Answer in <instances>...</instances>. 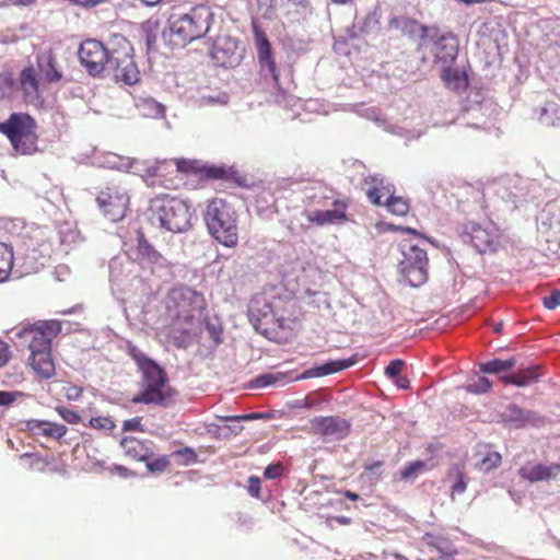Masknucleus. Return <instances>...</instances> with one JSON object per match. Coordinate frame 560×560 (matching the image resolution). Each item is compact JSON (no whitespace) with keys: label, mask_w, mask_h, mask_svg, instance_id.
Returning a JSON list of instances; mask_svg holds the SVG:
<instances>
[{"label":"nucleus","mask_w":560,"mask_h":560,"mask_svg":"<svg viewBox=\"0 0 560 560\" xmlns=\"http://www.w3.org/2000/svg\"><path fill=\"white\" fill-rule=\"evenodd\" d=\"M200 295L189 288L172 290L165 302L166 317L170 320L166 336L178 349H187L197 334Z\"/></svg>","instance_id":"obj_1"},{"label":"nucleus","mask_w":560,"mask_h":560,"mask_svg":"<svg viewBox=\"0 0 560 560\" xmlns=\"http://www.w3.org/2000/svg\"><path fill=\"white\" fill-rule=\"evenodd\" d=\"M79 59L89 74L97 75L103 70L114 71L117 80L128 85L139 82L140 71L137 63L126 54L121 59L110 54L102 42L97 39H86L79 47Z\"/></svg>","instance_id":"obj_2"},{"label":"nucleus","mask_w":560,"mask_h":560,"mask_svg":"<svg viewBox=\"0 0 560 560\" xmlns=\"http://www.w3.org/2000/svg\"><path fill=\"white\" fill-rule=\"evenodd\" d=\"M60 331L61 325L58 320L30 324L14 331L16 339H25L28 342L31 366L42 378L48 380L55 375L51 340Z\"/></svg>","instance_id":"obj_3"},{"label":"nucleus","mask_w":560,"mask_h":560,"mask_svg":"<svg viewBox=\"0 0 560 560\" xmlns=\"http://www.w3.org/2000/svg\"><path fill=\"white\" fill-rule=\"evenodd\" d=\"M214 14L207 5L191 8L187 13L173 14L168 26L163 30L162 38L172 47H185L187 44L203 38L209 34Z\"/></svg>","instance_id":"obj_4"},{"label":"nucleus","mask_w":560,"mask_h":560,"mask_svg":"<svg viewBox=\"0 0 560 560\" xmlns=\"http://www.w3.org/2000/svg\"><path fill=\"white\" fill-rule=\"evenodd\" d=\"M143 214L152 226L172 233H184L192 226L190 205L184 199L166 194L151 198Z\"/></svg>","instance_id":"obj_5"},{"label":"nucleus","mask_w":560,"mask_h":560,"mask_svg":"<svg viewBox=\"0 0 560 560\" xmlns=\"http://www.w3.org/2000/svg\"><path fill=\"white\" fill-rule=\"evenodd\" d=\"M203 220L209 234L225 247H234L238 242L237 215L234 207L218 198L208 202Z\"/></svg>","instance_id":"obj_6"},{"label":"nucleus","mask_w":560,"mask_h":560,"mask_svg":"<svg viewBox=\"0 0 560 560\" xmlns=\"http://www.w3.org/2000/svg\"><path fill=\"white\" fill-rule=\"evenodd\" d=\"M176 395L165 369L142 354V404L168 407Z\"/></svg>","instance_id":"obj_7"},{"label":"nucleus","mask_w":560,"mask_h":560,"mask_svg":"<svg viewBox=\"0 0 560 560\" xmlns=\"http://www.w3.org/2000/svg\"><path fill=\"white\" fill-rule=\"evenodd\" d=\"M36 129V120L27 113L13 112L8 119L0 121V133L21 154H33L37 151Z\"/></svg>","instance_id":"obj_8"},{"label":"nucleus","mask_w":560,"mask_h":560,"mask_svg":"<svg viewBox=\"0 0 560 560\" xmlns=\"http://www.w3.org/2000/svg\"><path fill=\"white\" fill-rule=\"evenodd\" d=\"M398 246L402 259L398 261L397 268L404 280L413 288L424 284L429 265L427 250L408 240L401 241Z\"/></svg>","instance_id":"obj_9"},{"label":"nucleus","mask_w":560,"mask_h":560,"mask_svg":"<svg viewBox=\"0 0 560 560\" xmlns=\"http://www.w3.org/2000/svg\"><path fill=\"white\" fill-rule=\"evenodd\" d=\"M253 32L261 75H264L265 79L270 78L275 85H278L279 73L273 58L271 44L266 33L255 24L253 25Z\"/></svg>","instance_id":"obj_10"},{"label":"nucleus","mask_w":560,"mask_h":560,"mask_svg":"<svg viewBox=\"0 0 560 560\" xmlns=\"http://www.w3.org/2000/svg\"><path fill=\"white\" fill-rule=\"evenodd\" d=\"M310 422L314 433L324 436L329 442L345 440L352 428L351 421L340 416H319L313 418Z\"/></svg>","instance_id":"obj_11"},{"label":"nucleus","mask_w":560,"mask_h":560,"mask_svg":"<svg viewBox=\"0 0 560 560\" xmlns=\"http://www.w3.org/2000/svg\"><path fill=\"white\" fill-rule=\"evenodd\" d=\"M243 50L238 39L229 36H219L212 44L211 57L218 66L233 68L241 62Z\"/></svg>","instance_id":"obj_12"},{"label":"nucleus","mask_w":560,"mask_h":560,"mask_svg":"<svg viewBox=\"0 0 560 560\" xmlns=\"http://www.w3.org/2000/svg\"><path fill=\"white\" fill-rule=\"evenodd\" d=\"M248 318L255 330L264 335L278 322L271 303L262 294L252 298L248 305Z\"/></svg>","instance_id":"obj_13"},{"label":"nucleus","mask_w":560,"mask_h":560,"mask_svg":"<svg viewBox=\"0 0 560 560\" xmlns=\"http://www.w3.org/2000/svg\"><path fill=\"white\" fill-rule=\"evenodd\" d=\"M463 241L469 242L479 254L497 249L498 235L492 226L483 228L479 223L468 222L464 228Z\"/></svg>","instance_id":"obj_14"},{"label":"nucleus","mask_w":560,"mask_h":560,"mask_svg":"<svg viewBox=\"0 0 560 560\" xmlns=\"http://www.w3.org/2000/svg\"><path fill=\"white\" fill-rule=\"evenodd\" d=\"M128 201V196L125 192H118L115 188H107L96 197L98 208L112 222H117L125 217Z\"/></svg>","instance_id":"obj_15"},{"label":"nucleus","mask_w":560,"mask_h":560,"mask_svg":"<svg viewBox=\"0 0 560 560\" xmlns=\"http://www.w3.org/2000/svg\"><path fill=\"white\" fill-rule=\"evenodd\" d=\"M389 27L399 31L410 39H420V45H423L428 39L436 37V27H429L406 15L392 18L389 20Z\"/></svg>","instance_id":"obj_16"},{"label":"nucleus","mask_w":560,"mask_h":560,"mask_svg":"<svg viewBox=\"0 0 560 560\" xmlns=\"http://www.w3.org/2000/svg\"><path fill=\"white\" fill-rule=\"evenodd\" d=\"M322 200L324 207L331 205L332 209L308 211L307 220L310 222L323 226L326 224L346 222L348 220L346 214L347 203L343 200L332 199L331 202H329L330 198L322 196L320 200H318V203H320Z\"/></svg>","instance_id":"obj_17"},{"label":"nucleus","mask_w":560,"mask_h":560,"mask_svg":"<svg viewBox=\"0 0 560 560\" xmlns=\"http://www.w3.org/2000/svg\"><path fill=\"white\" fill-rule=\"evenodd\" d=\"M430 40L434 42L433 54L436 63L445 67L455 62L458 57V38L456 35L453 33L439 35L436 28V37Z\"/></svg>","instance_id":"obj_18"},{"label":"nucleus","mask_w":560,"mask_h":560,"mask_svg":"<svg viewBox=\"0 0 560 560\" xmlns=\"http://www.w3.org/2000/svg\"><path fill=\"white\" fill-rule=\"evenodd\" d=\"M502 419L515 429L528 425L539 427L542 423V417L538 412L523 409L516 404H510L505 407Z\"/></svg>","instance_id":"obj_19"},{"label":"nucleus","mask_w":560,"mask_h":560,"mask_svg":"<svg viewBox=\"0 0 560 560\" xmlns=\"http://www.w3.org/2000/svg\"><path fill=\"white\" fill-rule=\"evenodd\" d=\"M16 83V90L22 91L26 103L37 104L40 102L39 79L34 67L30 66L22 69Z\"/></svg>","instance_id":"obj_20"},{"label":"nucleus","mask_w":560,"mask_h":560,"mask_svg":"<svg viewBox=\"0 0 560 560\" xmlns=\"http://www.w3.org/2000/svg\"><path fill=\"white\" fill-rule=\"evenodd\" d=\"M142 275L149 271L152 276L164 277L167 275V261L142 237Z\"/></svg>","instance_id":"obj_21"},{"label":"nucleus","mask_w":560,"mask_h":560,"mask_svg":"<svg viewBox=\"0 0 560 560\" xmlns=\"http://www.w3.org/2000/svg\"><path fill=\"white\" fill-rule=\"evenodd\" d=\"M357 362L355 357L348 359H339V360H329L324 362L323 364L315 365L303 371L296 380H307L314 377H322L326 375H330L340 371H343L350 366H352Z\"/></svg>","instance_id":"obj_22"},{"label":"nucleus","mask_w":560,"mask_h":560,"mask_svg":"<svg viewBox=\"0 0 560 560\" xmlns=\"http://www.w3.org/2000/svg\"><path fill=\"white\" fill-rule=\"evenodd\" d=\"M25 430L34 436L43 435L54 440H60L68 431L63 424L38 419L27 420L25 422Z\"/></svg>","instance_id":"obj_23"},{"label":"nucleus","mask_w":560,"mask_h":560,"mask_svg":"<svg viewBox=\"0 0 560 560\" xmlns=\"http://www.w3.org/2000/svg\"><path fill=\"white\" fill-rule=\"evenodd\" d=\"M560 472V464L545 465L527 464L520 469V476L530 482L544 481L556 478Z\"/></svg>","instance_id":"obj_24"},{"label":"nucleus","mask_w":560,"mask_h":560,"mask_svg":"<svg viewBox=\"0 0 560 560\" xmlns=\"http://www.w3.org/2000/svg\"><path fill=\"white\" fill-rule=\"evenodd\" d=\"M50 260V247L47 244H42L37 248H28L23 257V267L25 272H38Z\"/></svg>","instance_id":"obj_25"},{"label":"nucleus","mask_w":560,"mask_h":560,"mask_svg":"<svg viewBox=\"0 0 560 560\" xmlns=\"http://www.w3.org/2000/svg\"><path fill=\"white\" fill-rule=\"evenodd\" d=\"M441 79L447 89L456 92L465 91L469 84L467 70L453 65L442 67Z\"/></svg>","instance_id":"obj_26"},{"label":"nucleus","mask_w":560,"mask_h":560,"mask_svg":"<svg viewBox=\"0 0 560 560\" xmlns=\"http://www.w3.org/2000/svg\"><path fill=\"white\" fill-rule=\"evenodd\" d=\"M37 67L43 80L48 83L59 82L63 77L56 58L50 51L37 56Z\"/></svg>","instance_id":"obj_27"},{"label":"nucleus","mask_w":560,"mask_h":560,"mask_svg":"<svg viewBox=\"0 0 560 560\" xmlns=\"http://www.w3.org/2000/svg\"><path fill=\"white\" fill-rule=\"evenodd\" d=\"M539 376V368L537 365H529L521 369L514 374L502 375L500 378L504 384H513L518 387H524L537 382Z\"/></svg>","instance_id":"obj_28"},{"label":"nucleus","mask_w":560,"mask_h":560,"mask_svg":"<svg viewBox=\"0 0 560 560\" xmlns=\"http://www.w3.org/2000/svg\"><path fill=\"white\" fill-rule=\"evenodd\" d=\"M98 165L110 170L136 173V170L138 168V161L136 159H130L113 152H108L103 155V160L98 163Z\"/></svg>","instance_id":"obj_29"},{"label":"nucleus","mask_w":560,"mask_h":560,"mask_svg":"<svg viewBox=\"0 0 560 560\" xmlns=\"http://www.w3.org/2000/svg\"><path fill=\"white\" fill-rule=\"evenodd\" d=\"M516 365V358L511 357L506 360H502L499 358H494L492 360L482 362L479 364V371L483 374H498L503 375V373L513 370Z\"/></svg>","instance_id":"obj_30"},{"label":"nucleus","mask_w":560,"mask_h":560,"mask_svg":"<svg viewBox=\"0 0 560 560\" xmlns=\"http://www.w3.org/2000/svg\"><path fill=\"white\" fill-rule=\"evenodd\" d=\"M161 19L156 15L149 18L142 23V33L145 34V44L149 54L153 50L156 38L160 34Z\"/></svg>","instance_id":"obj_31"},{"label":"nucleus","mask_w":560,"mask_h":560,"mask_svg":"<svg viewBox=\"0 0 560 560\" xmlns=\"http://www.w3.org/2000/svg\"><path fill=\"white\" fill-rule=\"evenodd\" d=\"M13 250L5 243L0 242V282L8 279L13 267Z\"/></svg>","instance_id":"obj_32"},{"label":"nucleus","mask_w":560,"mask_h":560,"mask_svg":"<svg viewBox=\"0 0 560 560\" xmlns=\"http://www.w3.org/2000/svg\"><path fill=\"white\" fill-rule=\"evenodd\" d=\"M165 106L152 97L142 98V116L151 118H163Z\"/></svg>","instance_id":"obj_33"},{"label":"nucleus","mask_w":560,"mask_h":560,"mask_svg":"<svg viewBox=\"0 0 560 560\" xmlns=\"http://www.w3.org/2000/svg\"><path fill=\"white\" fill-rule=\"evenodd\" d=\"M120 447L126 458L140 460V441L136 438L125 436L120 441Z\"/></svg>","instance_id":"obj_34"},{"label":"nucleus","mask_w":560,"mask_h":560,"mask_svg":"<svg viewBox=\"0 0 560 560\" xmlns=\"http://www.w3.org/2000/svg\"><path fill=\"white\" fill-rule=\"evenodd\" d=\"M18 83L13 73L9 70L0 71V98L9 97L16 91Z\"/></svg>","instance_id":"obj_35"},{"label":"nucleus","mask_w":560,"mask_h":560,"mask_svg":"<svg viewBox=\"0 0 560 560\" xmlns=\"http://www.w3.org/2000/svg\"><path fill=\"white\" fill-rule=\"evenodd\" d=\"M287 376L281 373H265L256 376L252 381V386L255 388H265L268 386L276 385L277 383L281 382L282 384L285 383Z\"/></svg>","instance_id":"obj_36"},{"label":"nucleus","mask_w":560,"mask_h":560,"mask_svg":"<svg viewBox=\"0 0 560 560\" xmlns=\"http://www.w3.org/2000/svg\"><path fill=\"white\" fill-rule=\"evenodd\" d=\"M380 27L377 13L369 12L363 19H359V28L363 35L376 33Z\"/></svg>","instance_id":"obj_37"},{"label":"nucleus","mask_w":560,"mask_h":560,"mask_svg":"<svg viewBox=\"0 0 560 560\" xmlns=\"http://www.w3.org/2000/svg\"><path fill=\"white\" fill-rule=\"evenodd\" d=\"M502 462L501 454L498 452H488L475 466L482 472H488L500 466Z\"/></svg>","instance_id":"obj_38"},{"label":"nucleus","mask_w":560,"mask_h":560,"mask_svg":"<svg viewBox=\"0 0 560 560\" xmlns=\"http://www.w3.org/2000/svg\"><path fill=\"white\" fill-rule=\"evenodd\" d=\"M384 205L389 212L397 215H405L409 211V205L407 200L401 197H397L394 194L387 198Z\"/></svg>","instance_id":"obj_39"},{"label":"nucleus","mask_w":560,"mask_h":560,"mask_svg":"<svg viewBox=\"0 0 560 560\" xmlns=\"http://www.w3.org/2000/svg\"><path fill=\"white\" fill-rule=\"evenodd\" d=\"M205 176L213 179L230 178L235 172L224 166L209 165L203 167Z\"/></svg>","instance_id":"obj_40"},{"label":"nucleus","mask_w":560,"mask_h":560,"mask_svg":"<svg viewBox=\"0 0 560 560\" xmlns=\"http://www.w3.org/2000/svg\"><path fill=\"white\" fill-rule=\"evenodd\" d=\"M172 456L178 458L179 463L186 466L194 464L197 460V454L191 447L177 450L172 454Z\"/></svg>","instance_id":"obj_41"},{"label":"nucleus","mask_w":560,"mask_h":560,"mask_svg":"<svg viewBox=\"0 0 560 560\" xmlns=\"http://www.w3.org/2000/svg\"><path fill=\"white\" fill-rule=\"evenodd\" d=\"M425 467V463L423 460H415L409 463L400 470V478L402 480H408L415 477L419 471H421Z\"/></svg>","instance_id":"obj_42"},{"label":"nucleus","mask_w":560,"mask_h":560,"mask_svg":"<svg viewBox=\"0 0 560 560\" xmlns=\"http://www.w3.org/2000/svg\"><path fill=\"white\" fill-rule=\"evenodd\" d=\"M491 382L486 376H479L467 387L468 392L474 394H485L491 388Z\"/></svg>","instance_id":"obj_43"},{"label":"nucleus","mask_w":560,"mask_h":560,"mask_svg":"<svg viewBox=\"0 0 560 560\" xmlns=\"http://www.w3.org/2000/svg\"><path fill=\"white\" fill-rule=\"evenodd\" d=\"M56 411L68 423L75 424L79 423L81 420V417L77 411L69 409L67 407L58 406L56 408Z\"/></svg>","instance_id":"obj_44"},{"label":"nucleus","mask_w":560,"mask_h":560,"mask_svg":"<svg viewBox=\"0 0 560 560\" xmlns=\"http://www.w3.org/2000/svg\"><path fill=\"white\" fill-rule=\"evenodd\" d=\"M60 243L62 245H70L75 242L78 237V233L73 231L69 225H63L60 228L59 232Z\"/></svg>","instance_id":"obj_45"},{"label":"nucleus","mask_w":560,"mask_h":560,"mask_svg":"<svg viewBox=\"0 0 560 560\" xmlns=\"http://www.w3.org/2000/svg\"><path fill=\"white\" fill-rule=\"evenodd\" d=\"M90 425L97 430H112L115 428L114 421L108 417L91 418Z\"/></svg>","instance_id":"obj_46"},{"label":"nucleus","mask_w":560,"mask_h":560,"mask_svg":"<svg viewBox=\"0 0 560 560\" xmlns=\"http://www.w3.org/2000/svg\"><path fill=\"white\" fill-rule=\"evenodd\" d=\"M404 365L405 362L400 359L392 360L385 369V374L388 376V378L394 380L400 375Z\"/></svg>","instance_id":"obj_47"},{"label":"nucleus","mask_w":560,"mask_h":560,"mask_svg":"<svg viewBox=\"0 0 560 560\" xmlns=\"http://www.w3.org/2000/svg\"><path fill=\"white\" fill-rule=\"evenodd\" d=\"M168 464H170V460L165 456H162L152 462H148L147 468L152 474H160L166 469Z\"/></svg>","instance_id":"obj_48"},{"label":"nucleus","mask_w":560,"mask_h":560,"mask_svg":"<svg viewBox=\"0 0 560 560\" xmlns=\"http://www.w3.org/2000/svg\"><path fill=\"white\" fill-rule=\"evenodd\" d=\"M542 304L548 310L560 306V290H553L549 295L542 298Z\"/></svg>","instance_id":"obj_49"},{"label":"nucleus","mask_w":560,"mask_h":560,"mask_svg":"<svg viewBox=\"0 0 560 560\" xmlns=\"http://www.w3.org/2000/svg\"><path fill=\"white\" fill-rule=\"evenodd\" d=\"M260 489H261V480L259 477L250 476L248 478L247 491L248 493L256 499L260 498Z\"/></svg>","instance_id":"obj_50"},{"label":"nucleus","mask_w":560,"mask_h":560,"mask_svg":"<svg viewBox=\"0 0 560 560\" xmlns=\"http://www.w3.org/2000/svg\"><path fill=\"white\" fill-rule=\"evenodd\" d=\"M260 418H264L262 413L252 412V413H245V415L222 417L221 419L223 421H230V422H242V421H248V420L260 419Z\"/></svg>","instance_id":"obj_51"},{"label":"nucleus","mask_w":560,"mask_h":560,"mask_svg":"<svg viewBox=\"0 0 560 560\" xmlns=\"http://www.w3.org/2000/svg\"><path fill=\"white\" fill-rule=\"evenodd\" d=\"M283 467L281 464H269L264 470L266 479H276L282 475Z\"/></svg>","instance_id":"obj_52"},{"label":"nucleus","mask_w":560,"mask_h":560,"mask_svg":"<svg viewBox=\"0 0 560 560\" xmlns=\"http://www.w3.org/2000/svg\"><path fill=\"white\" fill-rule=\"evenodd\" d=\"M63 394L68 400L75 401L82 395V388L75 385H67L62 388Z\"/></svg>","instance_id":"obj_53"},{"label":"nucleus","mask_w":560,"mask_h":560,"mask_svg":"<svg viewBox=\"0 0 560 560\" xmlns=\"http://www.w3.org/2000/svg\"><path fill=\"white\" fill-rule=\"evenodd\" d=\"M112 472L118 475L121 478L137 477L136 471H132L122 465H114Z\"/></svg>","instance_id":"obj_54"},{"label":"nucleus","mask_w":560,"mask_h":560,"mask_svg":"<svg viewBox=\"0 0 560 560\" xmlns=\"http://www.w3.org/2000/svg\"><path fill=\"white\" fill-rule=\"evenodd\" d=\"M54 273L58 281H63L70 275V268L67 265L60 264L56 266Z\"/></svg>","instance_id":"obj_55"},{"label":"nucleus","mask_w":560,"mask_h":560,"mask_svg":"<svg viewBox=\"0 0 560 560\" xmlns=\"http://www.w3.org/2000/svg\"><path fill=\"white\" fill-rule=\"evenodd\" d=\"M136 248L130 252L126 250L128 258L136 261L140 257V230H136Z\"/></svg>","instance_id":"obj_56"},{"label":"nucleus","mask_w":560,"mask_h":560,"mask_svg":"<svg viewBox=\"0 0 560 560\" xmlns=\"http://www.w3.org/2000/svg\"><path fill=\"white\" fill-rule=\"evenodd\" d=\"M16 393L0 390V406H9L15 400Z\"/></svg>","instance_id":"obj_57"},{"label":"nucleus","mask_w":560,"mask_h":560,"mask_svg":"<svg viewBox=\"0 0 560 560\" xmlns=\"http://www.w3.org/2000/svg\"><path fill=\"white\" fill-rule=\"evenodd\" d=\"M122 431H140V417L126 420L122 425Z\"/></svg>","instance_id":"obj_58"},{"label":"nucleus","mask_w":560,"mask_h":560,"mask_svg":"<svg viewBox=\"0 0 560 560\" xmlns=\"http://www.w3.org/2000/svg\"><path fill=\"white\" fill-rule=\"evenodd\" d=\"M368 197L373 205H375V206L383 205V202L381 200L380 188L377 186L372 187L368 190Z\"/></svg>","instance_id":"obj_59"},{"label":"nucleus","mask_w":560,"mask_h":560,"mask_svg":"<svg viewBox=\"0 0 560 560\" xmlns=\"http://www.w3.org/2000/svg\"><path fill=\"white\" fill-rule=\"evenodd\" d=\"M9 358H10L9 347L5 342L0 340V368L8 363Z\"/></svg>","instance_id":"obj_60"},{"label":"nucleus","mask_w":560,"mask_h":560,"mask_svg":"<svg viewBox=\"0 0 560 560\" xmlns=\"http://www.w3.org/2000/svg\"><path fill=\"white\" fill-rule=\"evenodd\" d=\"M206 328H207L210 337L215 341V343H219L220 342L219 336L221 334V329L211 323H207Z\"/></svg>","instance_id":"obj_61"},{"label":"nucleus","mask_w":560,"mask_h":560,"mask_svg":"<svg viewBox=\"0 0 560 560\" xmlns=\"http://www.w3.org/2000/svg\"><path fill=\"white\" fill-rule=\"evenodd\" d=\"M347 33H348L349 37L352 38V39H355V38H359L361 36H364L360 32V28H359V18H355V21H354L352 27L347 28Z\"/></svg>","instance_id":"obj_62"},{"label":"nucleus","mask_w":560,"mask_h":560,"mask_svg":"<svg viewBox=\"0 0 560 560\" xmlns=\"http://www.w3.org/2000/svg\"><path fill=\"white\" fill-rule=\"evenodd\" d=\"M453 492H456L458 494L463 493L466 490V482L464 481L463 475L458 476V479L452 487Z\"/></svg>","instance_id":"obj_63"},{"label":"nucleus","mask_w":560,"mask_h":560,"mask_svg":"<svg viewBox=\"0 0 560 560\" xmlns=\"http://www.w3.org/2000/svg\"><path fill=\"white\" fill-rule=\"evenodd\" d=\"M393 381L398 388L406 389L409 387V380L405 376L399 375L395 377Z\"/></svg>","instance_id":"obj_64"}]
</instances>
